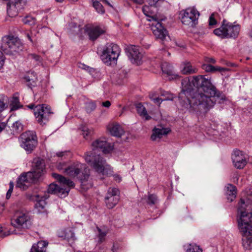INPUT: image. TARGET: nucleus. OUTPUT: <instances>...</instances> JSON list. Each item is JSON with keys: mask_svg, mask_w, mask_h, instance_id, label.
Here are the masks:
<instances>
[{"mask_svg": "<svg viewBox=\"0 0 252 252\" xmlns=\"http://www.w3.org/2000/svg\"><path fill=\"white\" fill-rule=\"evenodd\" d=\"M226 100L225 95L218 91L213 85L204 89V93L197 94L192 99L193 109L195 111L207 112L212 108L216 102L222 103Z\"/></svg>", "mask_w": 252, "mask_h": 252, "instance_id": "obj_1", "label": "nucleus"}, {"mask_svg": "<svg viewBox=\"0 0 252 252\" xmlns=\"http://www.w3.org/2000/svg\"><path fill=\"white\" fill-rule=\"evenodd\" d=\"M85 161L97 173L103 176H111L114 173L113 168L107 163L106 160L99 154L87 152L84 156Z\"/></svg>", "mask_w": 252, "mask_h": 252, "instance_id": "obj_2", "label": "nucleus"}, {"mask_svg": "<svg viewBox=\"0 0 252 252\" xmlns=\"http://www.w3.org/2000/svg\"><path fill=\"white\" fill-rule=\"evenodd\" d=\"M238 222L240 231L252 230V205H246L243 199L239 204Z\"/></svg>", "mask_w": 252, "mask_h": 252, "instance_id": "obj_3", "label": "nucleus"}, {"mask_svg": "<svg viewBox=\"0 0 252 252\" xmlns=\"http://www.w3.org/2000/svg\"><path fill=\"white\" fill-rule=\"evenodd\" d=\"M53 177L60 183V186L56 184H51L48 189V192L52 194H57L61 197H63L68 195L71 189L74 187V183L64 177L58 174L54 173Z\"/></svg>", "mask_w": 252, "mask_h": 252, "instance_id": "obj_4", "label": "nucleus"}, {"mask_svg": "<svg viewBox=\"0 0 252 252\" xmlns=\"http://www.w3.org/2000/svg\"><path fill=\"white\" fill-rule=\"evenodd\" d=\"M224 20L221 26L214 30V33L217 36L221 38H236L240 31V26L239 24L227 23Z\"/></svg>", "mask_w": 252, "mask_h": 252, "instance_id": "obj_5", "label": "nucleus"}, {"mask_svg": "<svg viewBox=\"0 0 252 252\" xmlns=\"http://www.w3.org/2000/svg\"><path fill=\"white\" fill-rule=\"evenodd\" d=\"M22 48V44L17 37L6 36L2 38L1 49L5 54L15 55Z\"/></svg>", "mask_w": 252, "mask_h": 252, "instance_id": "obj_6", "label": "nucleus"}, {"mask_svg": "<svg viewBox=\"0 0 252 252\" xmlns=\"http://www.w3.org/2000/svg\"><path fill=\"white\" fill-rule=\"evenodd\" d=\"M191 82L193 87H200V88L197 92L193 94V96L191 97V100L188 99V101L189 102V104H183L185 108L189 110L190 112L195 111L193 107L194 105L192 101V99L195 97L197 94L204 93V89L205 88L210 87V85H212L210 80L206 79L201 75L194 76L192 78Z\"/></svg>", "mask_w": 252, "mask_h": 252, "instance_id": "obj_7", "label": "nucleus"}, {"mask_svg": "<svg viewBox=\"0 0 252 252\" xmlns=\"http://www.w3.org/2000/svg\"><path fill=\"white\" fill-rule=\"evenodd\" d=\"M120 52L121 50L118 45L114 43L108 44L103 51L101 59L107 65L115 64Z\"/></svg>", "mask_w": 252, "mask_h": 252, "instance_id": "obj_8", "label": "nucleus"}, {"mask_svg": "<svg viewBox=\"0 0 252 252\" xmlns=\"http://www.w3.org/2000/svg\"><path fill=\"white\" fill-rule=\"evenodd\" d=\"M58 170L63 171L66 175L72 178L79 179L82 176L83 172H88L89 169L86 164L79 162H75L68 165L67 168L59 165Z\"/></svg>", "mask_w": 252, "mask_h": 252, "instance_id": "obj_9", "label": "nucleus"}, {"mask_svg": "<svg viewBox=\"0 0 252 252\" xmlns=\"http://www.w3.org/2000/svg\"><path fill=\"white\" fill-rule=\"evenodd\" d=\"M147 20L151 23V30L156 38L164 41L167 38H169L167 31L162 26L160 19L158 17H151L150 19H147Z\"/></svg>", "mask_w": 252, "mask_h": 252, "instance_id": "obj_10", "label": "nucleus"}, {"mask_svg": "<svg viewBox=\"0 0 252 252\" xmlns=\"http://www.w3.org/2000/svg\"><path fill=\"white\" fill-rule=\"evenodd\" d=\"M180 15L184 25L193 27L197 24L199 13L194 7H189L181 11Z\"/></svg>", "mask_w": 252, "mask_h": 252, "instance_id": "obj_11", "label": "nucleus"}, {"mask_svg": "<svg viewBox=\"0 0 252 252\" xmlns=\"http://www.w3.org/2000/svg\"><path fill=\"white\" fill-rule=\"evenodd\" d=\"M21 146L27 152L31 153L37 145V139L35 133L29 131L21 135Z\"/></svg>", "mask_w": 252, "mask_h": 252, "instance_id": "obj_12", "label": "nucleus"}, {"mask_svg": "<svg viewBox=\"0 0 252 252\" xmlns=\"http://www.w3.org/2000/svg\"><path fill=\"white\" fill-rule=\"evenodd\" d=\"M53 113L51 107L46 104L38 105L34 108V114L36 121L41 125L47 123Z\"/></svg>", "mask_w": 252, "mask_h": 252, "instance_id": "obj_13", "label": "nucleus"}, {"mask_svg": "<svg viewBox=\"0 0 252 252\" xmlns=\"http://www.w3.org/2000/svg\"><path fill=\"white\" fill-rule=\"evenodd\" d=\"M193 85L191 83L190 80L188 78H186L182 80V91L179 94V99L180 102L182 106H183L184 103H189L188 101V99L191 100V98L193 96L192 93Z\"/></svg>", "mask_w": 252, "mask_h": 252, "instance_id": "obj_14", "label": "nucleus"}, {"mask_svg": "<svg viewBox=\"0 0 252 252\" xmlns=\"http://www.w3.org/2000/svg\"><path fill=\"white\" fill-rule=\"evenodd\" d=\"M92 151L94 155H98V151H102L104 154H107L111 153L114 149V146L112 143L108 142L104 138L97 139L94 141L91 145Z\"/></svg>", "mask_w": 252, "mask_h": 252, "instance_id": "obj_15", "label": "nucleus"}, {"mask_svg": "<svg viewBox=\"0 0 252 252\" xmlns=\"http://www.w3.org/2000/svg\"><path fill=\"white\" fill-rule=\"evenodd\" d=\"M11 225L18 229H28L32 225L30 217L22 212H17L11 220Z\"/></svg>", "mask_w": 252, "mask_h": 252, "instance_id": "obj_16", "label": "nucleus"}, {"mask_svg": "<svg viewBox=\"0 0 252 252\" xmlns=\"http://www.w3.org/2000/svg\"><path fill=\"white\" fill-rule=\"evenodd\" d=\"M127 55L133 64L140 65L143 62V54L138 46L133 45L128 46L126 49Z\"/></svg>", "mask_w": 252, "mask_h": 252, "instance_id": "obj_17", "label": "nucleus"}, {"mask_svg": "<svg viewBox=\"0 0 252 252\" xmlns=\"http://www.w3.org/2000/svg\"><path fill=\"white\" fill-rule=\"evenodd\" d=\"M27 3V0H11L7 4V13L9 17H13L18 15Z\"/></svg>", "mask_w": 252, "mask_h": 252, "instance_id": "obj_18", "label": "nucleus"}, {"mask_svg": "<svg viewBox=\"0 0 252 252\" xmlns=\"http://www.w3.org/2000/svg\"><path fill=\"white\" fill-rule=\"evenodd\" d=\"M37 179L34 177L32 172H28L22 174L18 178L16 187L23 190H26L31 183L36 181Z\"/></svg>", "mask_w": 252, "mask_h": 252, "instance_id": "obj_19", "label": "nucleus"}, {"mask_svg": "<svg viewBox=\"0 0 252 252\" xmlns=\"http://www.w3.org/2000/svg\"><path fill=\"white\" fill-rule=\"evenodd\" d=\"M105 203L109 209L114 208L119 200V191L115 188H109L105 197Z\"/></svg>", "mask_w": 252, "mask_h": 252, "instance_id": "obj_20", "label": "nucleus"}, {"mask_svg": "<svg viewBox=\"0 0 252 252\" xmlns=\"http://www.w3.org/2000/svg\"><path fill=\"white\" fill-rule=\"evenodd\" d=\"M231 158L233 165L237 169L243 168L247 163V156L240 150H234Z\"/></svg>", "mask_w": 252, "mask_h": 252, "instance_id": "obj_21", "label": "nucleus"}, {"mask_svg": "<svg viewBox=\"0 0 252 252\" xmlns=\"http://www.w3.org/2000/svg\"><path fill=\"white\" fill-rule=\"evenodd\" d=\"M32 172L34 177L38 179L45 172V165L44 161L39 158H34L32 164Z\"/></svg>", "mask_w": 252, "mask_h": 252, "instance_id": "obj_22", "label": "nucleus"}, {"mask_svg": "<svg viewBox=\"0 0 252 252\" xmlns=\"http://www.w3.org/2000/svg\"><path fill=\"white\" fill-rule=\"evenodd\" d=\"M106 127L111 135L117 137H121L125 132L123 126L117 122L109 123Z\"/></svg>", "mask_w": 252, "mask_h": 252, "instance_id": "obj_23", "label": "nucleus"}, {"mask_svg": "<svg viewBox=\"0 0 252 252\" xmlns=\"http://www.w3.org/2000/svg\"><path fill=\"white\" fill-rule=\"evenodd\" d=\"M85 32L89 36L90 39L94 40L100 35L103 34L105 30L100 27H85Z\"/></svg>", "mask_w": 252, "mask_h": 252, "instance_id": "obj_24", "label": "nucleus"}, {"mask_svg": "<svg viewBox=\"0 0 252 252\" xmlns=\"http://www.w3.org/2000/svg\"><path fill=\"white\" fill-rule=\"evenodd\" d=\"M48 197L42 194V192L39 194H33L31 196V199L36 202L35 204V207L38 212H42L46 205L45 200Z\"/></svg>", "mask_w": 252, "mask_h": 252, "instance_id": "obj_25", "label": "nucleus"}, {"mask_svg": "<svg viewBox=\"0 0 252 252\" xmlns=\"http://www.w3.org/2000/svg\"><path fill=\"white\" fill-rule=\"evenodd\" d=\"M80 182L81 189L85 191L92 187V181L90 178V170L88 172H83L81 176L78 179Z\"/></svg>", "mask_w": 252, "mask_h": 252, "instance_id": "obj_26", "label": "nucleus"}, {"mask_svg": "<svg viewBox=\"0 0 252 252\" xmlns=\"http://www.w3.org/2000/svg\"><path fill=\"white\" fill-rule=\"evenodd\" d=\"M170 130L169 128L155 127L153 130L151 138L153 141L159 140L163 136L167 135Z\"/></svg>", "mask_w": 252, "mask_h": 252, "instance_id": "obj_27", "label": "nucleus"}, {"mask_svg": "<svg viewBox=\"0 0 252 252\" xmlns=\"http://www.w3.org/2000/svg\"><path fill=\"white\" fill-rule=\"evenodd\" d=\"M58 236L68 241H74L76 239L74 230L72 228L60 229L58 231Z\"/></svg>", "mask_w": 252, "mask_h": 252, "instance_id": "obj_28", "label": "nucleus"}, {"mask_svg": "<svg viewBox=\"0 0 252 252\" xmlns=\"http://www.w3.org/2000/svg\"><path fill=\"white\" fill-rule=\"evenodd\" d=\"M243 236L242 244L243 247L248 250L252 249V230L240 231Z\"/></svg>", "mask_w": 252, "mask_h": 252, "instance_id": "obj_29", "label": "nucleus"}, {"mask_svg": "<svg viewBox=\"0 0 252 252\" xmlns=\"http://www.w3.org/2000/svg\"><path fill=\"white\" fill-rule=\"evenodd\" d=\"M48 242L46 241H40L33 245L31 251L33 252H46Z\"/></svg>", "mask_w": 252, "mask_h": 252, "instance_id": "obj_30", "label": "nucleus"}, {"mask_svg": "<svg viewBox=\"0 0 252 252\" xmlns=\"http://www.w3.org/2000/svg\"><path fill=\"white\" fill-rule=\"evenodd\" d=\"M197 70V68L194 66H192L189 62L184 63L181 67V72L184 74L194 73H196Z\"/></svg>", "mask_w": 252, "mask_h": 252, "instance_id": "obj_31", "label": "nucleus"}, {"mask_svg": "<svg viewBox=\"0 0 252 252\" xmlns=\"http://www.w3.org/2000/svg\"><path fill=\"white\" fill-rule=\"evenodd\" d=\"M226 194L227 200L230 202L234 200L236 197V189L235 186L231 184H228L226 186Z\"/></svg>", "mask_w": 252, "mask_h": 252, "instance_id": "obj_32", "label": "nucleus"}, {"mask_svg": "<svg viewBox=\"0 0 252 252\" xmlns=\"http://www.w3.org/2000/svg\"><path fill=\"white\" fill-rule=\"evenodd\" d=\"M136 108L137 113L140 116L146 120L151 119V117L147 114L146 108L143 106L141 103H138L136 105Z\"/></svg>", "mask_w": 252, "mask_h": 252, "instance_id": "obj_33", "label": "nucleus"}, {"mask_svg": "<svg viewBox=\"0 0 252 252\" xmlns=\"http://www.w3.org/2000/svg\"><path fill=\"white\" fill-rule=\"evenodd\" d=\"M202 68L206 72H214L216 71L222 72L226 70V68H225L220 67L219 66H214L207 63L203 64L202 65Z\"/></svg>", "mask_w": 252, "mask_h": 252, "instance_id": "obj_34", "label": "nucleus"}, {"mask_svg": "<svg viewBox=\"0 0 252 252\" xmlns=\"http://www.w3.org/2000/svg\"><path fill=\"white\" fill-rule=\"evenodd\" d=\"M184 247L186 252H202V249L195 244H187Z\"/></svg>", "mask_w": 252, "mask_h": 252, "instance_id": "obj_35", "label": "nucleus"}, {"mask_svg": "<svg viewBox=\"0 0 252 252\" xmlns=\"http://www.w3.org/2000/svg\"><path fill=\"white\" fill-rule=\"evenodd\" d=\"M21 107L19 99L16 96H13L10 102V107L11 111H14Z\"/></svg>", "mask_w": 252, "mask_h": 252, "instance_id": "obj_36", "label": "nucleus"}, {"mask_svg": "<svg viewBox=\"0 0 252 252\" xmlns=\"http://www.w3.org/2000/svg\"><path fill=\"white\" fill-rule=\"evenodd\" d=\"M151 7L149 5H145L142 7V11L143 13L148 17L147 19H150L151 17H158L157 15H152V10Z\"/></svg>", "mask_w": 252, "mask_h": 252, "instance_id": "obj_37", "label": "nucleus"}, {"mask_svg": "<svg viewBox=\"0 0 252 252\" xmlns=\"http://www.w3.org/2000/svg\"><path fill=\"white\" fill-rule=\"evenodd\" d=\"M93 6L96 11L100 14H104L105 9L102 5L96 0H93Z\"/></svg>", "mask_w": 252, "mask_h": 252, "instance_id": "obj_38", "label": "nucleus"}, {"mask_svg": "<svg viewBox=\"0 0 252 252\" xmlns=\"http://www.w3.org/2000/svg\"><path fill=\"white\" fill-rule=\"evenodd\" d=\"M80 129L82 132V135H83L84 138L87 139L89 136L91 134L92 130L89 128L85 125H81L80 127Z\"/></svg>", "mask_w": 252, "mask_h": 252, "instance_id": "obj_39", "label": "nucleus"}, {"mask_svg": "<svg viewBox=\"0 0 252 252\" xmlns=\"http://www.w3.org/2000/svg\"><path fill=\"white\" fill-rule=\"evenodd\" d=\"M22 22L26 25H32L35 24V19L32 16H27L22 19Z\"/></svg>", "mask_w": 252, "mask_h": 252, "instance_id": "obj_40", "label": "nucleus"}, {"mask_svg": "<svg viewBox=\"0 0 252 252\" xmlns=\"http://www.w3.org/2000/svg\"><path fill=\"white\" fill-rule=\"evenodd\" d=\"M161 95L164 97L163 100H172L174 97L173 94H171L168 92L162 91L161 92Z\"/></svg>", "mask_w": 252, "mask_h": 252, "instance_id": "obj_41", "label": "nucleus"}, {"mask_svg": "<svg viewBox=\"0 0 252 252\" xmlns=\"http://www.w3.org/2000/svg\"><path fill=\"white\" fill-rule=\"evenodd\" d=\"M170 68V66L168 65V64L166 63H165L161 65V69L162 72L169 75H172V71Z\"/></svg>", "mask_w": 252, "mask_h": 252, "instance_id": "obj_42", "label": "nucleus"}, {"mask_svg": "<svg viewBox=\"0 0 252 252\" xmlns=\"http://www.w3.org/2000/svg\"><path fill=\"white\" fill-rule=\"evenodd\" d=\"M215 15H216V14L212 13L211 15V16H210V17H209V26L210 28H213L217 23V22L215 18Z\"/></svg>", "mask_w": 252, "mask_h": 252, "instance_id": "obj_43", "label": "nucleus"}, {"mask_svg": "<svg viewBox=\"0 0 252 252\" xmlns=\"http://www.w3.org/2000/svg\"><path fill=\"white\" fill-rule=\"evenodd\" d=\"M3 228L0 226V235L1 237H4L12 234H19V233L17 232L15 230L14 231H8L7 232H2Z\"/></svg>", "mask_w": 252, "mask_h": 252, "instance_id": "obj_44", "label": "nucleus"}, {"mask_svg": "<svg viewBox=\"0 0 252 252\" xmlns=\"http://www.w3.org/2000/svg\"><path fill=\"white\" fill-rule=\"evenodd\" d=\"M5 96L0 95V113L6 108V104L4 102Z\"/></svg>", "mask_w": 252, "mask_h": 252, "instance_id": "obj_45", "label": "nucleus"}, {"mask_svg": "<svg viewBox=\"0 0 252 252\" xmlns=\"http://www.w3.org/2000/svg\"><path fill=\"white\" fill-rule=\"evenodd\" d=\"M95 108V105L93 102H89L86 104V110L88 112H91L92 111L94 110Z\"/></svg>", "mask_w": 252, "mask_h": 252, "instance_id": "obj_46", "label": "nucleus"}, {"mask_svg": "<svg viewBox=\"0 0 252 252\" xmlns=\"http://www.w3.org/2000/svg\"><path fill=\"white\" fill-rule=\"evenodd\" d=\"M150 98L156 104L159 105L162 101H164L162 98L158 97H154L153 94H149Z\"/></svg>", "mask_w": 252, "mask_h": 252, "instance_id": "obj_47", "label": "nucleus"}, {"mask_svg": "<svg viewBox=\"0 0 252 252\" xmlns=\"http://www.w3.org/2000/svg\"><path fill=\"white\" fill-rule=\"evenodd\" d=\"M162 0H147V2L151 7H157L158 5V2L162 1Z\"/></svg>", "mask_w": 252, "mask_h": 252, "instance_id": "obj_48", "label": "nucleus"}, {"mask_svg": "<svg viewBox=\"0 0 252 252\" xmlns=\"http://www.w3.org/2000/svg\"><path fill=\"white\" fill-rule=\"evenodd\" d=\"M25 35H26V37L28 38V39L31 42H33V41L34 39V36H35L33 31L27 32L25 33Z\"/></svg>", "mask_w": 252, "mask_h": 252, "instance_id": "obj_49", "label": "nucleus"}, {"mask_svg": "<svg viewBox=\"0 0 252 252\" xmlns=\"http://www.w3.org/2000/svg\"><path fill=\"white\" fill-rule=\"evenodd\" d=\"M157 197L154 194H150L148 196V203L149 204H154L156 203Z\"/></svg>", "mask_w": 252, "mask_h": 252, "instance_id": "obj_50", "label": "nucleus"}, {"mask_svg": "<svg viewBox=\"0 0 252 252\" xmlns=\"http://www.w3.org/2000/svg\"><path fill=\"white\" fill-rule=\"evenodd\" d=\"M98 231H99V234H98L99 241L100 242H102L103 241L104 237L106 235V233L105 232H102L100 229H98Z\"/></svg>", "mask_w": 252, "mask_h": 252, "instance_id": "obj_51", "label": "nucleus"}, {"mask_svg": "<svg viewBox=\"0 0 252 252\" xmlns=\"http://www.w3.org/2000/svg\"><path fill=\"white\" fill-rule=\"evenodd\" d=\"M13 184L12 182H10V184H9V189L6 193V198H9L10 197L11 194L13 190Z\"/></svg>", "mask_w": 252, "mask_h": 252, "instance_id": "obj_52", "label": "nucleus"}, {"mask_svg": "<svg viewBox=\"0 0 252 252\" xmlns=\"http://www.w3.org/2000/svg\"><path fill=\"white\" fill-rule=\"evenodd\" d=\"M13 127L17 130H19L22 129V125L18 122H16L13 124Z\"/></svg>", "mask_w": 252, "mask_h": 252, "instance_id": "obj_53", "label": "nucleus"}, {"mask_svg": "<svg viewBox=\"0 0 252 252\" xmlns=\"http://www.w3.org/2000/svg\"><path fill=\"white\" fill-rule=\"evenodd\" d=\"M4 63V57L3 53L0 51V69L2 68Z\"/></svg>", "mask_w": 252, "mask_h": 252, "instance_id": "obj_54", "label": "nucleus"}, {"mask_svg": "<svg viewBox=\"0 0 252 252\" xmlns=\"http://www.w3.org/2000/svg\"><path fill=\"white\" fill-rule=\"evenodd\" d=\"M204 61L206 63H216V61L214 59L212 58L205 57L204 58Z\"/></svg>", "mask_w": 252, "mask_h": 252, "instance_id": "obj_55", "label": "nucleus"}, {"mask_svg": "<svg viewBox=\"0 0 252 252\" xmlns=\"http://www.w3.org/2000/svg\"><path fill=\"white\" fill-rule=\"evenodd\" d=\"M60 165L61 167H64L65 168H67L68 166L66 165V163L64 161L59 162L57 163L56 165L57 168L58 169V166Z\"/></svg>", "mask_w": 252, "mask_h": 252, "instance_id": "obj_56", "label": "nucleus"}, {"mask_svg": "<svg viewBox=\"0 0 252 252\" xmlns=\"http://www.w3.org/2000/svg\"><path fill=\"white\" fill-rule=\"evenodd\" d=\"M112 175H113L114 179L116 182H121V177H120V175H119L118 174H113Z\"/></svg>", "mask_w": 252, "mask_h": 252, "instance_id": "obj_57", "label": "nucleus"}, {"mask_svg": "<svg viewBox=\"0 0 252 252\" xmlns=\"http://www.w3.org/2000/svg\"><path fill=\"white\" fill-rule=\"evenodd\" d=\"M79 67L86 70H89L90 69V68L88 66H87L86 65L82 63L79 65Z\"/></svg>", "mask_w": 252, "mask_h": 252, "instance_id": "obj_58", "label": "nucleus"}, {"mask_svg": "<svg viewBox=\"0 0 252 252\" xmlns=\"http://www.w3.org/2000/svg\"><path fill=\"white\" fill-rule=\"evenodd\" d=\"M102 105L104 107L108 108V107H109L110 106L111 103H110V102L109 101H106L105 102H102Z\"/></svg>", "mask_w": 252, "mask_h": 252, "instance_id": "obj_59", "label": "nucleus"}, {"mask_svg": "<svg viewBox=\"0 0 252 252\" xmlns=\"http://www.w3.org/2000/svg\"><path fill=\"white\" fill-rule=\"evenodd\" d=\"M133 2L138 4H142L145 0H131Z\"/></svg>", "mask_w": 252, "mask_h": 252, "instance_id": "obj_60", "label": "nucleus"}, {"mask_svg": "<svg viewBox=\"0 0 252 252\" xmlns=\"http://www.w3.org/2000/svg\"><path fill=\"white\" fill-rule=\"evenodd\" d=\"M6 124L4 122L0 123V132L5 127Z\"/></svg>", "mask_w": 252, "mask_h": 252, "instance_id": "obj_61", "label": "nucleus"}, {"mask_svg": "<svg viewBox=\"0 0 252 252\" xmlns=\"http://www.w3.org/2000/svg\"><path fill=\"white\" fill-rule=\"evenodd\" d=\"M31 56H32V58L34 59L36 61H39L40 59L39 56H38L36 55L32 54Z\"/></svg>", "mask_w": 252, "mask_h": 252, "instance_id": "obj_62", "label": "nucleus"}, {"mask_svg": "<svg viewBox=\"0 0 252 252\" xmlns=\"http://www.w3.org/2000/svg\"><path fill=\"white\" fill-rule=\"evenodd\" d=\"M249 36L252 39V26L251 27L250 31L248 33Z\"/></svg>", "mask_w": 252, "mask_h": 252, "instance_id": "obj_63", "label": "nucleus"}, {"mask_svg": "<svg viewBox=\"0 0 252 252\" xmlns=\"http://www.w3.org/2000/svg\"><path fill=\"white\" fill-rule=\"evenodd\" d=\"M64 154H65L64 152H61V153H57V155L58 156V157H60L63 156L64 155Z\"/></svg>", "mask_w": 252, "mask_h": 252, "instance_id": "obj_64", "label": "nucleus"}]
</instances>
